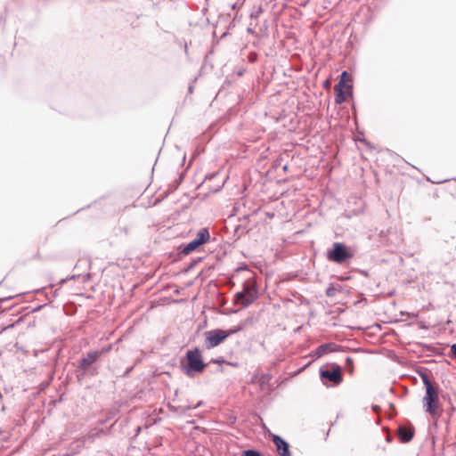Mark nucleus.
<instances>
[{"label": "nucleus", "mask_w": 456, "mask_h": 456, "mask_svg": "<svg viewBox=\"0 0 456 456\" xmlns=\"http://www.w3.org/2000/svg\"><path fill=\"white\" fill-rule=\"evenodd\" d=\"M423 382L426 387V395L423 398L425 409L433 418L436 419L441 415L437 390L427 376L423 377Z\"/></svg>", "instance_id": "nucleus-1"}, {"label": "nucleus", "mask_w": 456, "mask_h": 456, "mask_svg": "<svg viewBox=\"0 0 456 456\" xmlns=\"http://www.w3.org/2000/svg\"><path fill=\"white\" fill-rule=\"evenodd\" d=\"M240 330L239 328L237 329H231V330H220L216 329L209 331L205 332V346L208 349H212L220 344H222L227 338L230 336L235 334Z\"/></svg>", "instance_id": "nucleus-2"}, {"label": "nucleus", "mask_w": 456, "mask_h": 456, "mask_svg": "<svg viewBox=\"0 0 456 456\" xmlns=\"http://www.w3.org/2000/svg\"><path fill=\"white\" fill-rule=\"evenodd\" d=\"M351 77L347 71H343L340 75V80L335 86V102L341 104L346 101L347 97L351 94Z\"/></svg>", "instance_id": "nucleus-3"}, {"label": "nucleus", "mask_w": 456, "mask_h": 456, "mask_svg": "<svg viewBox=\"0 0 456 456\" xmlns=\"http://www.w3.org/2000/svg\"><path fill=\"white\" fill-rule=\"evenodd\" d=\"M186 359L188 362L186 373L190 376L195 372H202L207 366L203 362L201 352L198 348L189 350L186 353Z\"/></svg>", "instance_id": "nucleus-4"}, {"label": "nucleus", "mask_w": 456, "mask_h": 456, "mask_svg": "<svg viewBox=\"0 0 456 456\" xmlns=\"http://www.w3.org/2000/svg\"><path fill=\"white\" fill-rule=\"evenodd\" d=\"M234 297L235 302L243 306H248L252 304L257 297V290L255 283H246L243 290L236 293Z\"/></svg>", "instance_id": "nucleus-5"}, {"label": "nucleus", "mask_w": 456, "mask_h": 456, "mask_svg": "<svg viewBox=\"0 0 456 456\" xmlns=\"http://www.w3.org/2000/svg\"><path fill=\"white\" fill-rule=\"evenodd\" d=\"M354 256L353 253L346 248V245L340 242H336L333 244L332 250L328 252V259L330 261L342 264L347 259H350Z\"/></svg>", "instance_id": "nucleus-6"}, {"label": "nucleus", "mask_w": 456, "mask_h": 456, "mask_svg": "<svg viewBox=\"0 0 456 456\" xmlns=\"http://www.w3.org/2000/svg\"><path fill=\"white\" fill-rule=\"evenodd\" d=\"M209 237L210 236H209V232H208V229H206V228L200 229L198 232L196 238L194 240H192L191 241H190L183 248L182 252L184 255H188V254L191 253L192 251L197 249L200 245L208 242L209 240Z\"/></svg>", "instance_id": "nucleus-7"}, {"label": "nucleus", "mask_w": 456, "mask_h": 456, "mask_svg": "<svg viewBox=\"0 0 456 456\" xmlns=\"http://www.w3.org/2000/svg\"><path fill=\"white\" fill-rule=\"evenodd\" d=\"M110 350L111 346L110 345L99 351L88 352L86 355L79 361V367L82 369H87L90 365L96 362L102 354L109 353Z\"/></svg>", "instance_id": "nucleus-8"}, {"label": "nucleus", "mask_w": 456, "mask_h": 456, "mask_svg": "<svg viewBox=\"0 0 456 456\" xmlns=\"http://www.w3.org/2000/svg\"><path fill=\"white\" fill-rule=\"evenodd\" d=\"M320 376L322 379H328L335 385H338L342 381L341 369L338 365L334 366L331 370H321Z\"/></svg>", "instance_id": "nucleus-9"}, {"label": "nucleus", "mask_w": 456, "mask_h": 456, "mask_svg": "<svg viewBox=\"0 0 456 456\" xmlns=\"http://www.w3.org/2000/svg\"><path fill=\"white\" fill-rule=\"evenodd\" d=\"M273 442L276 446L277 452L281 456H291L289 444L281 438L279 436L273 435Z\"/></svg>", "instance_id": "nucleus-10"}, {"label": "nucleus", "mask_w": 456, "mask_h": 456, "mask_svg": "<svg viewBox=\"0 0 456 456\" xmlns=\"http://www.w3.org/2000/svg\"><path fill=\"white\" fill-rule=\"evenodd\" d=\"M413 435H414V430L411 428L403 427V426H401L398 428L399 439L403 443L410 442L412 439Z\"/></svg>", "instance_id": "nucleus-11"}, {"label": "nucleus", "mask_w": 456, "mask_h": 456, "mask_svg": "<svg viewBox=\"0 0 456 456\" xmlns=\"http://www.w3.org/2000/svg\"><path fill=\"white\" fill-rule=\"evenodd\" d=\"M332 346H333L332 344H324V345L320 346L317 349L319 355H322V354L327 353L328 349L330 347H331Z\"/></svg>", "instance_id": "nucleus-12"}, {"label": "nucleus", "mask_w": 456, "mask_h": 456, "mask_svg": "<svg viewBox=\"0 0 456 456\" xmlns=\"http://www.w3.org/2000/svg\"><path fill=\"white\" fill-rule=\"evenodd\" d=\"M242 456H260L259 452L254 450H247L243 452Z\"/></svg>", "instance_id": "nucleus-13"}, {"label": "nucleus", "mask_w": 456, "mask_h": 456, "mask_svg": "<svg viewBox=\"0 0 456 456\" xmlns=\"http://www.w3.org/2000/svg\"><path fill=\"white\" fill-rule=\"evenodd\" d=\"M452 353L454 354V356L456 357V344L452 345Z\"/></svg>", "instance_id": "nucleus-14"}, {"label": "nucleus", "mask_w": 456, "mask_h": 456, "mask_svg": "<svg viewBox=\"0 0 456 456\" xmlns=\"http://www.w3.org/2000/svg\"><path fill=\"white\" fill-rule=\"evenodd\" d=\"M35 257L37 258V259H41V255H40V252L39 250L37 249L36 255H35Z\"/></svg>", "instance_id": "nucleus-15"}]
</instances>
